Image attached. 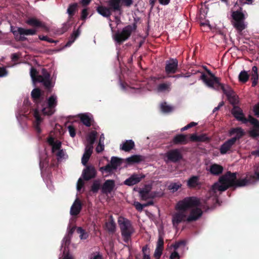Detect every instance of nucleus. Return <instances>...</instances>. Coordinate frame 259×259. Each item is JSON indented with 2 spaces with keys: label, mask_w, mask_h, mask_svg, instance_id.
Wrapping results in <instances>:
<instances>
[{
  "label": "nucleus",
  "mask_w": 259,
  "mask_h": 259,
  "mask_svg": "<svg viewBox=\"0 0 259 259\" xmlns=\"http://www.w3.org/2000/svg\"><path fill=\"white\" fill-rule=\"evenodd\" d=\"M30 106V102H29L28 99H25L23 102V110L25 116H26L31 112L32 109Z\"/></svg>",
  "instance_id": "obj_37"
},
{
  "label": "nucleus",
  "mask_w": 259,
  "mask_h": 259,
  "mask_svg": "<svg viewBox=\"0 0 259 259\" xmlns=\"http://www.w3.org/2000/svg\"><path fill=\"white\" fill-rule=\"evenodd\" d=\"M169 259H180L179 254L176 250L174 251L171 253Z\"/></svg>",
  "instance_id": "obj_62"
},
{
  "label": "nucleus",
  "mask_w": 259,
  "mask_h": 259,
  "mask_svg": "<svg viewBox=\"0 0 259 259\" xmlns=\"http://www.w3.org/2000/svg\"><path fill=\"white\" fill-rule=\"evenodd\" d=\"M97 171L93 166H87L83 170L82 176L84 180L89 181L96 177Z\"/></svg>",
  "instance_id": "obj_16"
},
{
  "label": "nucleus",
  "mask_w": 259,
  "mask_h": 259,
  "mask_svg": "<svg viewBox=\"0 0 259 259\" xmlns=\"http://www.w3.org/2000/svg\"><path fill=\"white\" fill-rule=\"evenodd\" d=\"M57 98L54 95L49 97L48 100V107H43L41 111L45 115H51L54 112L53 108L57 105Z\"/></svg>",
  "instance_id": "obj_12"
},
{
  "label": "nucleus",
  "mask_w": 259,
  "mask_h": 259,
  "mask_svg": "<svg viewBox=\"0 0 259 259\" xmlns=\"http://www.w3.org/2000/svg\"><path fill=\"white\" fill-rule=\"evenodd\" d=\"M134 205L136 209L139 211H141L144 208L143 204H141L139 202H135Z\"/></svg>",
  "instance_id": "obj_58"
},
{
  "label": "nucleus",
  "mask_w": 259,
  "mask_h": 259,
  "mask_svg": "<svg viewBox=\"0 0 259 259\" xmlns=\"http://www.w3.org/2000/svg\"><path fill=\"white\" fill-rule=\"evenodd\" d=\"M182 186V184L180 183H171L168 186L169 189L172 190L174 192L177 191Z\"/></svg>",
  "instance_id": "obj_45"
},
{
  "label": "nucleus",
  "mask_w": 259,
  "mask_h": 259,
  "mask_svg": "<svg viewBox=\"0 0 259 259\" xmlns=\"http://www.w3.org/2000/svg\"><path fill=\"white\" fill-rule=\"evenodd\" d=\"M71 26V23L69 21L64 23L62 27L61 33L66 32Z\"/></svg>",
  "instance_id": "obj_51"
},
{
  "label": "nucleus",
  "mask_w": 259,
  "mask_h": 259,
  "mask_svg": "<svg viewBox=\"0 0 259 259\" xmlns=\"http://www.w3.org/2000/svg\"><path fill=\"white\" fill-rule=\"evenodd\" d=\"M122 6L130 7L133 4V0H121Z\"/></svg>",
  "instance_id": "obj_55"
},
{
  "label": "nucleus",
  "mask_w": 259,
  "mask_h": 259,
  "mask_svg": "<svg viewBox=\"0 0 259 259\" xmlns=\"http://www.w3.org/2000/svg\"><path fill=\"white\" fill-rule=\"evenodd\" d=\"M227 98L229 102L234 106H235V105L237 104L238 103V100L237 99L235 93L233 95H231V96H228Z\"/></svg>",
  "instance_id": "obj_47"
},
{
  "label": "nucleus",
  "mask_w": 259,
  "mask_h": 259,
  "mask_svg": "<svg viewBox=\"0 0 259 259\" xmlns=\"http://www.w3.org/2000/svg\"><path fill=\"white\" fill-rule=\"evenodd\" d=\"M122 163V160L116 157H112L110 164L102 167L100 169L104 170L107 172H110L113 169H116L118 166H119Z\"/></svg>",
  "instance_id": "obj_13"
},
{
  "label": "nucleus",
  "mask_w": 259,
  "mask_h": 259,
  "mask_svg": "<svg viewBox=\"0 0 259 259\" xmlns=\"http://www.w3.org/2000/svg\"><path fill=\"white\" fill-rule=\"evenodd\" d=\"M202 211L201 209L196 208L192 209L189 216H188L187 222L188 223L195 221L198 220L202 215Z\"/></svg>",
  "instance_id": "obj_25"
},
{
  "label": "nucleus",
  "mask_w": 259,
  "mask_h": 259,
  "mask_svg": "<svg viewBox=\"0 0 259 259\" xmlns=\"http://www.w3.org/2000/svg\"><path fill=\"white\" fill-rule=\"evenodd\" d=\"M93 149V146H86L85 151L81 158V163L83 165H85L87 164L92 154Z\"/></svg>",
  "instance_id": "obj_28"
},
{
  "label": "nucleus",
  "mask_w": 259,
  "mask_h": 259,
  "mask_svg": "<svg viewBox=\"0 0 259 259\" xmlns=\"http://www.w3.org/2000/svg\"><path fill=\"white\" fill-rule=\"evenodd\" d=\"M78 10V4L76 3L69 5L67 10V13L69 15V19H71Z\"/></svg>",
  "instance_id": "obj_32"
},
{
  "label": "nucleus",
  "mask_w": 259,
  "mask_h": 259,
  "mask_svg": "<svg viewBox=\"0 0 259 259\" xmlns=\"http://www.w3.org/2000/svg\"><path fill=\"white\" fill-rule=\"evenodd\" d=\"M100 187V185L99 183H98L97 181H95L91 187V190L93 193H96L99 190Z\"/></svg>",
  "instance_id": "obj_48"
},
{
  "label": "nucleus",
  "mask_w": 259,
  "mask_h": 259,
  "mask_svg": "<svg viewBox=\"0 0 259 259\" xmlns=\"http://www.w3.org/2000/svg\"><path fill=\"white\" fill-rule=\"evenodd\" d=\"M249 76H251V80L252 81V87H255L258 83V68L256 66H253L252 67L251 71L250 73Z\"/></svg>",
  "instance_id": "obj_29"
},
{
  "label": "nucleus",
  "mask_w": 259,
  "mask_h": 259,
  "mask_svg": "<svg viewBox=\"0 0 259 259\" xmlns=\"http://www.w3.org/2000/svg\"><path fill=\"white\" fill-rule=\"evenodd\" d=\"M139 194L141 199L143 200H146L148 199L153 198L154 197V195L150 193L149 191L146 189L140 190Z\"/></svg>",
  "instance_id": "obj_34"
},
{
  "label": "nucleus",
  "mask_w": 259,
  "mask_h": 259,
  "mask_svg": "<svg viewBox=\"0 0 259 259\" xmlns=\"http://www.w3.org/2000/svg\"><path fill=\"white\" fill-rule=\"evenodd\" d=\"M104 149V145L101 144V139L99 140V143L97 147H96V152L97 153H100L102 152Z\"/></svg>",
  "instance_id": "obj_57"
},
{
  "label": "nucleus",
  "mask_w": 259,
  "mask_h": 259,
  "mask_svg": "<svg viewBox=\"0 0 259 259\" xmlns=\"http://www.w3.org/2000/svg\"><path fill=\"white\" fill-rule=\"evenodd\" d=\"M185 241L184 240H181L178 242H176L174 244L172 245V246L175 250L178 249L179 247L181 245H185Z\"/></svg>",
  "instance_id": "obj_56"
},
{
  "label": "nucleus",
  "mask_w": 259,
  "mask_h": 259,
  "mask_svg": "<svg viewBox=\"0 0 259 259\" xmlns=\"http://www.w3.org/2000/svg\"><path fill=\"white\" fill-rule=\"evenodd\" d=\"M232 17L234 20V27L239 32L245 28L244 24L245 16L244 14L239 11H234L232 13Z\"/></svg>",
  "instance_id": "obj_9"
},
{
  "label": "nucleus",
  "mask_w": 259,
  "mask_h": 259,
  "mask_svg": "<svg viewBox=\"0 0 259 259\" xmlns=\"http://www.w3.org/2000/svg\"><path fill=\"white\" fill-rule=\"evenodd\" d=\"M156 247L163 249L164 241L163 237L161 235H159L158 237V241L156 244Z\"/></svg>",
  "instance_id": "obj_49"
},
{
  "label": "nucleus",
  "mask_w": 259,
  "mask_h": 259,
  "mask_svg": "<svg viewBox=\"0 0 259 259\" xmlns=\"http://www.w3.org/2000/svg\"><path fill=\"white\" fill-rule=\"evenodd\" d=\"M97 135V132L96 131H92L88 135L87 137V141L89 144L86 146H93L95 143Z\"/></svg>",
  "instance_id": "obj_36"
},
{
  "label": "nucleus",
  "mask_w": 259,
  "mask_h": 259,
  "mask_svg": "<svg viewBox=\"0 0 259 259\" xmlns=\"http://www.w3.org/2000/svg\"><path fill=\"white\" fill-rule=\"evenodd\" d=\"M171 83L166 82L159 84L157 87V90L158 92H169L171 90Z\"/></svg>",
  "instance_id": "obj_31"
},
{
  "label": "nucleus",
  "mask_w": 259,
  "mask_h": 259,
  "mask_svg": "<svg viewBox=\"0 0 259 259\" xmlns=\"http://www.w3.org/2000/svg\"><path fill=\"white\" fill-rule=\"evenodd\" d=\"M231 113L238 121H241L243 123H246L248 122H249V116H248V118L247 119L245 117L242 110L238 106H234L231 110Z\"/></svg>",
  "instance_id": "obj_14"
},
{
  "label": "nucleus",
  "mask_w": 259,
  "mask_h": 259,
  "mask_svg": "<svg viewBox=\"0 0 259 259\" xmlns=\"http://www.w3.org/2000/svg\"><path fill=\"white\" fill-rule=\"evenodd\" d=\"M71 237H69L68 235L64 237L63 241L65 242V245H68L71 241Z\"/></svg>",
  "instance_id": "obj_64"
},
{
  "label": "nucleus",
  "mask_w": 259,
  "mask_h": 259,
  "mask_svg": "<svg viewBox=\"0 0 259 259\" xmlns=\"http://www.w3.org/2000/svg\"><path fill=\"white\" fill-rule=\"evenodd\" d=\"M80 34V30L79 28L76 30L74 31L72 34L71 35L70 39L67 41L65 46L69 47L71 45V44L74 41L76 38L79 36Z\"/></svg>",
  "instance_id": "obj_40"
},
{
  "label": "nucleus",
  "mask_w": 259,
  "mask_h": 259,
  "mask_svg": "<svg viewBox=\"0 0 259 259\" xmlns=\"http://www.w3.org/2000/svg\"><path fill=\"white\" fill-rule=\"evenodd\" d=\"M33 118L35 119V122H33V129L35 130L38 134H39L41 132V130L39 125L42 121V118L40 116L38 111L36 109H33Z\"/></svg>",
  "instance_id": "obj_21"
},
{
  "label": "nucleus",
  "mask_w": 259,
  "mask_h": 259,
  "mask_svg": "<svg viewBox=\"0 0 259 259\" xmlns=\"http://www.w3.org/2000/svg\"><path fill=\"white\" fill-rule=\"evenodd\" d=\"M7 74V70L4 67H0V77L6 75Z\"/></svg>",
  "instance_id": "obj_63"
},
{
  "label": "nucleus",
  "mask_w": 259,
  "mask_h": 259,
  "mask_svg": "<svg viewBox=\"0 0 259 259\" xmlns=\"http://www.w3.org/2000/svg\"><path fill=\"white\" fill-rule=\"evenodd\" d=\"M178 69V61L177 59L170 58L165 62V71L169 76L170 74L176 73Z\"/></svg>",
  "instance_id": "obj_10"
},
{
  "label": "nucleus",
  "mask_w": 259,
  "mask_h": 259,
  "mask_svg": "<svg viewBox=\"0 0 259 259\" xmlns=\"http://www.w3.org/2000/svg\"><path fill=\"white\" fill-rule=\"evenodd\" d=\"M134 146V142L132 140H126L125 142H124L121 146L120 148L121 150L127 152L133 149Z\"/></svg>",
  "instance_id": "obj_33"
},
{
  "label": "nucleus",
  "mask_w": 259,
  "mask_h": 259,
  "mask_svg": "<svg viewBox=\"0 0 259 259\" xmlns=\"http://www.w3.org/2000/svg\"><path fill=\"white\" fill-rule=\"evenodd\" d=\"M249 74L245 70L241 71L238 75V80L240 82L246 83L249 79Z\"/></svg>",
  "instance_id": "obj_38"
},
{
  "label": "nucleus",
  "mask_w": 259,
  "mask_h": 259,
  "mask_svg": "<svg viewBox=\"0 0 259 259\" xmlns=\"http://www.w3.org/2000/svg\"><path fill=\"white\" fill-rule=\"evenodd\" d=\"M34 63L37 64V62L35 59H33V65ZM38 73L39 72L37 69L33 67V84L36 82H42L46 88H50L51 86V81L50 79V74L47 70L45 68H42V74L39 75Z\"/></svg>",
  "instance_id": "obj_7"
},
{
  "label": "nucleus",
  "mask_w": 259,
  "mask_h": 259,
  "mask_svg": "<svg viewBox=\"0 0 259 259\" xmlns=\"http://www.w3.org/2000/svg\"><path fill=\"white\" fill-rule=\"evenodd\" d=\"M145 178V175L143 174H134L130 178L124 181V184L127 186H132L139 183L143 179Z\"/></svg>",
  "instance_id": "obj_18"
},
{
  "label": "nucleus",
  "mask_w": 259,
  "mask_h": 259,
  "mask_svg": "<svg viewBox=\"0 0 259 259\" xmlns=\"http://www.w3.org/2000/svg\"><path fill=\"white\" fill-rule=\"evenodd\" d=\"M223 166L217 163L211 164L209 168V172L213 176H220L223 173Z\"/></svg>",
  "instance_id": "obj_27"
},
{
  "label": "nucleus",
  "mask_w": 259,
  "mask_h": 259,
  "mask_svg": "<svg viewBox=\"0 0 259 259\" xmlns=\"http://www.w3.org/2000/svg\"><path fill=\"white\" fill-rule=\"evenodd\" d=\"M167 160L170 162L176 163L183 158V156L178 149L170 150L165 153Z\"/></svg>",
  "instance_id": "obj_15"
},
{
  "label": "nucleus",
  "mask_w": 259,
  "mask_h": 259,
  "mask_svg": "<svg viewBox=\"0 0 259 259\" xmlns=\"http://www.w3.org/2000/svg\"><path fill=\"white\" fill-rule=\"evenodd\" d=\"M61 147V143L60 141H57L52 145V152H55L57 150H60Z\"/></svg>",
  "instance_id": "obj_50"
},
{
  "label": "nucleus",
  "mask_w": 259,
  "mask_h": 259,
  "mask_svg": "<svg viewBox=\"0 0 259 259\" xmlns=\"http://www.w3.org/2000/svg\"><path fill=\"white\" fill-rule=\"evenodd\" d=\"M253 111L254 115L259 117V102L254 106Z\"/></svg>",
  "instance_id": "obj_59"
},
{
  "label": "nucleus",
  "mask_w": 259,
  "mask_h": 259,
  "mask_svg": "<svg viewBox=\"0 0 259 259\" xmlns=\"http://www.w3.org/2000/svg\"><path fill=\"white\" fill-rule=\"evenodd\" d=\"M115 186V181L113 180H107L102 186V192L103 194H109L114 189Z\"/></svg>",
  "instance_id": "obj_20"
},
{
  "label": "nucleus",
  "mask_w": 259,
  "mask_h": 259,
  "mask_svg": "<svg viewBox=\"0 0 259 259\" xmlns=\"http://www.w3.org/2000/svg\"><path fill=\"white\" fill-rule=\"evenodd\" d=\"M82 209V204L78 199H76L70 208V214L76 216L78 215Z\"/></svg>",
  "instance_id": "obj_26"
},
{
  "label": "nucleus",
  "mask_w": 259,
  "mask_h": 259,
  "mask_svg": "<svg viewBox=\"0 0 259 259\" xmlns=\"http://www.w3.org/2000/svg\"><path fill=\"white\" fill-rule=\"evenodd\" d=\"M44 100V92L38 88L33 89V103L40 104L43 107L45 104Z\"/></svg>",
  "instance_id": "obj_19"
},
{
  "label": "nucleus",
  "mask_w": 259,
  "mask_h": 259,
  "mask_svg": "<svg viewBox=\"0 0 259 259\" xmlns=\"http://www.w3.org/2000/svg\"><path fill=\"white\" fill-rule=\"evenodd\" d=\"M188 135L178 134L175 136L171 142L173 145H184L188 142Z\"/></svg>",
  "instance_id": "obj_23"
},
{
  "label": "nucleus",
  "mask_w": 259,
  "mask_h": 259,
  "mask_svg": "<svg viewBox=\"0 0 259 259\" xmlns=\"http://www.w3.org/2000/svg\"><path fill=\"white\" fill-rule=\"evenodd\" d=\"M137 28L136 22H134L132 25H127L123 27L121 32L117 31L114 36L115 40L119 44L127 40L133 32H135Z\"/></svg>",
  "instance_id": "obj_6"
},
{
  "label": "nucleus",
  "mask_w": 259,
  "mask_h": 259,
  "mask_svg": "<svg viewBox=\"0 0 259 259\" xmlns=\"http://www.w3.org/2000/svg\"><path fill=\"white\" fill-rule=\"evenodd\" d=\"M118 223L123 240L128 243L131 240L132 235L135 231L131 222L124 218H120Z\"/></svg>",
  "instance_id": "obj_5"
},
{
  "label": "nucleus",
  "mask_w": 259,
  "mask_h": 259,
  "mask_svg": "<svg viewBox=\"0 0 259 259\" xmlns=\"http://www.w3.org/2000/svg\"><path fill=\"white\" fill-rule=\"evenodd\" d=\"M107 6L100 5L97 7L96 11L104 17L110 18L113 13L119 12L122 10L121 0H108Z\"/></svg>",
  "instance_id": "obj_3"
},
{
  "label": "nucleus",
  "mask_w": 259,
  "mask_h": 259,
  "mask_svg": "<svg viewBox=\"0 0 259 259\" xmlns=\"http://www.w3.org/2000/svg\"><path fill=\"white\" fill-rule=\"evenodd\" d=\"M249 122L252 125H254L256 127L259 128V121L255 118L249 115Z\"/></svg>",
  "instance_id": "obj_52"
},
{
  "label": "nucleus",
  "mask_w": 259,
  "mask_h": 259,
  "mask_svg": "<svg viewBox=\"0 0 259 259\" xmlns=\"http://www.w3.org/2000/svg\"><path fill=\"white\" fill-rule=\"evenodd\" d=\"M142 252L143 254V259H150L149 256V250L147 245H145L142 248Z\"/></svg>",
  "instance_id": "obj_46"
},
{
  "label": "nucleus",
  "mask_w": 259,
  "mask_h": 259,
  "mask_svg": "<svg viewBox=\"0 0 259 259\" xmlns=\"http://www.w3.org/2000/svg\"><path fill=\"white\" fill-rule=\"evenodd\" d=\"M76 232L79 234V237L81 239H86L89 236L88 233L81 227H78Z\"/></svg>",
  "instance_id": "obj_43"
},
{
  "label": "nucleus",
  "mask_w": 259,
  "mask_h": 259,
  "mask_svg": "<svg viewBox=\"0 0 259 259\" xmlns=\"http://www.w3.org/2000/svg\"><path fill=\"white\" fill-rule=\"evenodd\" d=\"M80 120L87 127L91 126L92 124V119L87 114H81L80 116Z\"/></svg>",
  "instance_id": "obj_41"
},
{
  "label": "nucleus",
  "mask_w": 259,
  "mask_h": 259,
  "mask_svg": "<svg viewBox=\"0 0 259 259\" xmlns=\"http://www.w3.org/2000/svg\"><path fill=\"white\" fill-rule=\"evenodd\" d=\"M89 13L87 9H83L81 12V19L84 20L87 18Z\"/></svg>",
  "instance_id": "obj_61"
},
{
  "label": "nucleus",
  "mask_w": 259,
  "mask_h": 259,
  "mask_svg": "<svg viewBox=\"0 0 259 259\" xmlns=\"http://www.w3.org/2000/svg\"><path fill=\"white\" fill-rule=\"evenodd\" d=\"M220 89L223 91V93L227 97L230 96L235 93L230 86L227 85L225 87L224 85L222 83H221L220 85Z\"/></svg>",
  "instance_id": "obj_39"
},
{
  "label": "nucleus",
  "mask_w": 259,
  "mask_h": 259,
  "mask_svg": "<svg viewBox=\"0 0 259 259\" xmlns=\"http://www.w3.org/2000/svg\"><path fill=\"white\" fill-rule=\"evenodd\" d=\"M84 184V183L83 180L81 178H79L78 180L77 184V191H79L81 190V189L82 188V187L83 186Z\"/></svg>",
  "instance_id": "obj_60"
},
{
  "label": "nucleus",
  "mask_w": 259,
  "mask_h": 259,
  "mask_svg": "<svg viewBox=\"0 0 259 259\" xmlns=\"http://www.w3.org/2000/svg\"><path fill=\"white\" fill-rule=\"evenodd\" d=\"M68 129L69 132V135L72 138H74L76 135L75 128L72 125H69L68 126Z\"/></svg>",
  "instance_id": "obj_54"
},
{
  "label": "nucleus",
  "mask_w": 259,
  "mask_h": 259,
  "mask_svg": "<svg viewBox=\"0 0 259 259\" xmlns=\"http://www.w3.org/2000/svg\"><path fill=\"white\" fill-rule=\"evenodd\" d=\"M163 250V249L156 247V249H155V252H154V256L156 259L160 258V257L162 253Z\"/></svg>",
  "instance_id": "obj_53"
},
{
  "label": "nucleus",
  "mask_w": 259,
  "mask_h": 259,
  "mask_svg": "<svg viewBox=\"0 0 259 259\" xmlns=\"http://www.w3.org/2000/svg\"><path fill=\"white\" fill-rule=\"evenodd\" d=\"M199 176H192L188 180L187 186L190 189H194L201 186Z\"/></svg>",
  "instance_id": "obj_24"
},
{
  "label": "nucleus",
  "mask_w": 259,
  "mask_h": 259,
  "mask_svg": "<svg viewBox=\"0 0 259 259\" xmlns=\"http://www.w3.org/2000/svg\"><path fill=\"white\" fill-rule=\"evenodd\" d=\"M253 128L248 132L249 135L252 138L255 139L259 137V128L256 127L254 125Z\"/></svg>",
  "instance_id": "obj_42"
},
{
  "label": "nucleus",
  "mask_w": 259,
  "mask_h": 259,
  "mask_svg": "<svg viewBox=\"0 0 259 259\" xmlns=\"http://www.w3.org/2000/svg\"><path fill=\"white\" fill-rule=\"evenodd\" d=\"M106 229L109 232L113 233L116 230V224L113 220V217L111 215L108 221L105 223Z\"/></svg>",
  "instance_id": "obj_30"
},
{
  "label": "nucleus",
  "mask_w": 259,
  "mask_h": 259,
  "mask_svg": "<svg viewBox=\"0 0 259 259\" xmlns=\"http://www.w3.org/2000/svg\"><path fill=\"white\" fill-rule=\"evenodd\" d=\"M259 180V165L254 169V175H247L242 179H237V173L228 171L220 177L219 181L215 183L209 191V197L204 201L208 207H214L219 202L218 196L230 187H243L249 184H252Z\"/></svg>",
  "instance_id": "obj_1"
},
{
  "label": "nucleus",
  "mask_w": 259,
  "mask_h": 259,
  "mask_svg": "<svg viewBox=\"0 0 259 259\" xmlns=\"http://www.w3.org/2000/svg\"><path fill=\"white\" fill-rule=\"evenodd\" d=\"M161 109L164 113H169L173 110L174 108L167 105L166 102H164L161 104Z\"/></svg>",
  "instance_id": "obj_44"
},
{
  "label": "nucleus",
  "mask_w": 259,
  "mask_h": 259,
  "mask_svg": "<svg viewBox=\"0 0 259 259\" xmlns=\"http://www.w3.org/2000/svg\"><path fill=\"white\" fill-rule=\"evenodd\" d=\"M143 157L139 155H134L126 159V162L129 164L139 163L143 160Z\"/></svg>",
  "instance_id": "obj_35"
},
{
  "label": "nucleus",
  "mask_w": 259,
  "mask_h": 259,
  "mask_svg": "<svg viewBox=\"0 0 259 259\" xmlns=\"http://www.w3.org/2000/svg\"><path fill=\"white\" fill-rule=\"evenodd\" d=\"M229 134L230 136H232L234 134H236L237 135L236 137L228 140L221 146L220 151L221 154L222 155L229 152L233 145H234L236 143V141L244 135L243 130L240 127L232 128L230 131Z\"/></svg>",
  "instance_id": "obj_4"
},
{
  "label": "nucleus",
  "mask_w": 259,
  "mask_h": 259,
  "mask_svg": "<svg viewBox=\"0 0 259 259\" xmlns=\"http://www.w3.org/2000/svg\"><path fill=\"white\" fill-rule=\"evenodd\" d=\"M189 139L192 142L208 143L210 141V138L206 134H202L200 135H197L196 134H191Z\"/></svg>",
  "instance_id": "obj_22"
},
{
  "label": "nucleus",
  "mask_w": 259,
  "mask_h": 259,
  "mask_svg": "<svg viewBox=\"0 0 259 259\" xmlns=\"http://www.w3.org/2000/svg\"><path fill=\"white\" fill-rule=\"evenodd\" d=\"M206 70L210 77L208 78L205 73H202L200 76V79H202L208 87L217 90L220 89V85L221 83L220 82V78L215 76L209 70L206 69Z\"/></svg>",
  "instance_id": "obj_8"
},
{
  "label": "nucleus",
  "mask_w": 259,
  "mask_h": 259,
  "mask_svg": "<svg viewBox=\"0 0 259 259\" xmlns=\"http://www.w3.org/2000/svg\"><path fill=\"white\" fill-rule=\"evenodd\" d=\"M13 33L17 40L24 41L26 39L25 36L32 35V29L18 27L17 30L13 31Z\"/></svg>",
  "instance_id": "obj_11"
},
{
  "label": "nucleus",
  "mask_w": 259,
  "mask_h": 259,
  "mask_svg": "<svg viewBox=\"0 0 259 259\" xmlns=\"http://www.w3.org/2000/svg\"><path fill=\"white\" fill-rule=\"evenodd\" d=\"M200 205L199 200L195 197H187L179 201L176 206L177 210L172 215V222L174 226H177L182 222H187L188 218L187 210Z\"/></svg>",
  "instance_id": "obj_2"
},
{
  "label": "nucleus",
  "mask_w": 259,
  "mask_h": 259,
  "mask_svg": "<svg viewBox=\"0 0 259 259\" xmlns=\"http://www.w3.org/2000/svg\"><path fill=\"white\" fill-rule=\"evenodd\" d=\"M38 31L48 32L49 28L45 22L33 17V35Z\"/></svg>",
  "instance_id": "obj_17"
}]
</instances>
